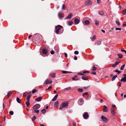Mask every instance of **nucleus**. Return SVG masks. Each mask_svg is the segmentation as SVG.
<instances>
[{
	"instance_id": "nucleus-1",
	"label": "nucleus",
	"mask_w": 126,
	"mask_h": 126,
	"mask_svg": "<svg viewBox=\"0 0 126 126\" xmlns=\"http://www.w3.org/2000/svg\"><path fill=\"white\" fill-rule=\"evenodd\" d=\"M56 31H55V32L57 34H60L62 33L63 32V27L60 25H58L55 27Z\"/></svg>"
},
{
	"instance_id": "nucleus-2",
	"label": "nucleus",
	"mask_w": 126,
	"mask_h": 126,
	"mask_svg": "<svg viewBox=\"0 0 126 126\" xmlns=\"http://www.w3.org/2000/svg\"><path fill=\"white\" fill-rule=\"evenodd\" d=\"M92 1L89 0H86L85 1V4L87 6H88L91 5L92 3Z\"/></svg>"
},
{
	"instance_id": "nucleus-3",
	"label": "nucleus",
	"mask_w": 126,
	"mask_h": 126,
	"mask_svg": "<svg viewBox=\"0 0 126 126\" xmlns=\"http://www.w3.org/2000/svg\"><path fill=\"white\" fill-rule=\"evenodd\" d=\"M69 104L68 102L67 101H65L62 103V106L64 107L67 106Z\"/></svg>"
},
{
	"instance_id": "nucleus-4",
	"label": "nucleus",
	"mask_w": 126,
	"mask_h": 126,
	"mask_svg": "<svg viewBox=\"0 0 126 126\" xmlns=\"http://www.w3.org/2000/svg\"><path fill=\"white\" fill-rule=\"evenodd\" d=\"M89 115L87 112H85L83 114V117L85 119H87L89 117Z\"/></svg>"
},
{
	"instance_id": "nucleus-5",
	"label": "nucleus",
	"mask_w": 126,
	"mask_h": 126,
	"mask_svg": "<svg viewBox=\"0 0 126 126\" xmlns=\"http://www.w3.org/2000/svg\"><path fill=\"white\" fill-rule=\"evenodd\" d=\"M101 119L105 123L107 122L108 121V119L103 115L102 116Z\"/></svg>"
},
{
	"instance_id": "nucleus-6",
	"label": "nucleus",
	"mask_w": 126,
	"mask_h": 126,
	"mask_svg": "<svg viewBox=\"0 0 126 126\" xmlns=\"http://www.w3.org/2000/svg\"><path fill=\"white\" fill-rule=\"evenodd\" d=\"M40 107V105L39 104H37L34 106L33 107L34 110L37 109H39Z\"/></svg>"
},
{
	"instance_id": "nucleus-7",
	"label": "nucleus",
	"mask_w": 126,
	"mask_h": 126,
	"mask_svg": "<svg viewBox=\"0 0 126 126\" xmlns=\"http://www.w3.org/2000/svg\"><path fill=\"white\" fill-rule=\"evenodd\" d=\"M83 101L82 98L79 99L78 101V104L79 105H82L83 103Z\"/></svg>"
},
{
	"instance_id": "nucleus-8",
	"label": "nucleus",
	"mask_w": 126,
	"mask_h": 126,
	"mask_svg": "<svg viewBox=\"0 0 126 126\" xmlns=\"http://www.w3.org/2000/svg\"><path fill=\"white\" fill-rule=\"evenodd\" d=\"M73 15V14L72 13H70L68 16L65 18L66 19H71Z\"/></svg>"
},
{
	"instance_id": "nucleus-9",
	"label": "nucleus",
	"mask_w": 126,
	"mask_h": 126,
	"mask_svg": "<svg viewBox=\"0 0 126 126\" xmlns=\"http://www.w3.org/2000/svg\"><path fill=\"white\" fill-rule=\"evenodd\" d=\"M74 21L75 24H78L79 23L80 20L78 18H75L74 19Z\"/></svg>"
},
{
	"instance_id": "nucleus-10",
	"label": "nucleus",
	"mask_w": 126,
	"mask_h": 126,
	"mask_svg": "<svg viewBox=\"0 0 126 126\" xmlns=\"http://www.w3.org/2000/svg\"><path fill=\"white\" fill-rule=\"evenodd\" d=\"M103 109V111L104 112H106L108 110L107 107L106 106H104Z\"/></svg>"
},
{
	"instance_id": "nucleus-11",
	"label": "nucleus",
	"mask_w": 126,
	"mask_h": 126,
	"mask_svg": "<svg viewBox=\"0 0 126 126\" xmlns=\"http://www.w3.org/2000/svg\"><path fill=\"white\" fill-rule=\"evenodd\" d=\"M52 82V81L50 80V79H47L46 80V84H47L48 83H51Z\"/></svg>"
},
{
	"instance_id": "nucleus-12",
	"label": "nucleus",
	"mask_w": 126,
	"mask_h": 126,
	"mask_svg": "<svg viewBox=\"0 0 126 126\" xmlns=\"http://www.w3.org/2000/svg\"><path fill=\"white\" fill-rule=\"evenodd\" d=\"M56 74L55 73H51L50 74V76L53 78L56 77Z\"/></svg>"
},
{
	"instance_id": "nucleus-13",
	"label": "nucleus",
	"mask_w": 126,
	"mask_h": 126,
	"mask_svg": "<svg viewBox=\"0 0 126 126\" xmlns=\"http://www.w3.org/2000/svg\"><path fill=\"white\" fill-rule=\"evenodd\" d=\"M42 99V97H38L36 98L35 100L37 101H41Z\"/></svg>"
},
{
	"instance_id": "nucleus-14",
	"label": "nucleus",
	"mask_w": 126,
	"mask_h": 126,
	"mask_svg": "<svg viewBox=\"0 0 126 126\" xmlns=\"http://www.w3.org/2000/svg\"><path fill=\"white\" fill-rule=\"evenodd\" d=\"M82 79L84 80H87L88 79V78H86V76L84 75L81 77Z\"/></svg>"
},
{
	"instance_id": "nucleus-15",
	"label": "nucleus",
	"mask_w": 126,
	"mask_h": 126,
	"mask_svg": "<svg viewBox=\"0 0 126 126\" xmlns=\"http://www.w3.org/2000/svg\"><path fill=\"white\" fill-rule=\"evenodd\" d=\"M114 108H111V112L113 115H114L115 114V112L114 111Z\"/></svg>"
},
{
	"instance_id": "nucleus-16",
	"label": "nucleus",
	"mask_w": 126,
	"mask_h": 126,
	"mask_svg": "<svg viewBox=\"0 0 126 126\" xmlns=\"http://www.w3.org/2000/svg\"><path fill=\"white\" fill-rule=\"evenodd\" d=\"M12 94V92L11 91H10L8 93L7 95V96L8 97L7 98V99H8L9 98L10 96Z\"/></svg>"
},
{
	"instance_id": "nucleus-17",
	"label": "nucleus",
	"mask_w": 126,
	"mask_h": 126,
	"mask_svg": "<svg viewBox=\"0 0 126 126\" xmlns=\"http://www.w3.org/2000/svg\"><path fill=\"white\" fill-rule=\"evenodd\" d=\"M62 13L59 12L58 13V16L60 19H61L63 17L62 16Z\"/></svg>"
},
{
	"instance_id": "nucleus-18",
	"label": "nucleus",
	"mask_w": 126,
	"mask_h": 126,
	"mask_svg": "<svg viewBox=\"0 0 126 126\" xmlns=\"http://www.w3.org/2000/svg\"><path fill=\"white\" fill-rule=\"evenodd\" d=\"M47 51L46 49L44 48L43 49L42 53L43 54H47Z\"/></svg>"
},
{
	"instance_id": "nucleus-19",
	"label": "nucleus",
	"mask_w": 126,
	"mask_h": 126,
	"mask_svg": "<svg viewBox=\"0 0 126 126\" xmlns=\"http://www.w3.org/2000/svg\"><path fill=\"white\" fill-rule=\"evenodd\" d=\"M58 95V94L56 95L52 99V101H55L57 98Z\"/></svg>"
},
{
	"instance_id": "nucleus-20",
	"label": "nucleus",
	"mask_w": 126,
	"mask_h": 126,
	"mask_svg": "<svg viewBox=\"0 0 126 126\" xmlns=\"http://www.w3.org/2000/svg\"><path fill=\"white\" fill-rule=\"evenodd\" d=\"M121 81H123V82H126V77H124L120 80Z\"/></svg>"
},
{
	"instance_id": "nucleus-21",
	"label": "nucleus",
	"mask_w": 126,
	"mask_h": 126,
	"mask_svg": "<svg viewBox=\"0 0 126 126\" xmlns=\"http://www.w3.org/2000/svg\"><path fill=\"white\" fill-rule=\"evenodd\" d=\"M118 58L120 59H122L123 57V55L120 54H118L117 55Z\"/></svg>"
},
{
	"instance_id": "nucleus-22",
	"label": "nucleus",
	"mask_w": 126,
	"mask_h": 126,
	"mask_svg": "<svg viewBox=\"0 0 126 126\" xmlns=\"http://www.w3.org/2000/svg\"><path fill=\"white\" fill-rule=\"evenodd\" d=\"M31 96V95H28L26 98V100L27 101H30V99Z\"/></svg>"
},
{
	"instance_id": "nucleus-23",
	"label": "nucleus",
	"mask_w": 126,
	"mask_h": 126,
	"mask_svg": "<svg viewBox=\"0 0 126 126\" xmlns=\"http://www.w3.org/2000/svg\"><path fill=\"white\" fill-rule=\"evenodd\" d=\"M96 36L95 35H94L92 37L90 38L92 41H94L96 39Z\"/></svg>"
},
{
	"instance_id": "nucleus-24",
	"label": "nucleus",
	"mask_w": 126,
	"mask_h": 126,
	"mask_svg": "<svg viewBox=\"0 0 126 126\" xmlns=\"http://www.w3.org/2000/svg\"><path fill=\"white\" fill-rule=\"evenodd\" d=\"M98 13L99 14L101 15L102 16L104 15L103 12L101 11H99Z\"/></svg>"
},
{
	"instance_id": "nucleus-25",
	"label": "nucleus",
	"mask_w": 126,
	"mask_h": 126,
	"mask_svg": "<svg viewBox=\"0 0 126 126\" xmlns=\"http://www.w3.org/2000/svg\"><path fill=\"white\" fill-rule=\"evenodd\" d=\"M62 72L63 73V74H66L67 73H72V72H71L67 71H62Z\"/></svg>"
},
{
	"instance_id": "nucleus-26",
	"label": "nucleus",
	"mask_w": 126,
	"mask_h": 126,
	"mask_svg": "<svg viewBox=\"0 0 126 126\" xmlns=\"http://www.w3.org/2000/svg\"><path fill=\"white\" fill-rule=\"evenodd\" d=\"M84 23L86 25H88L90 23V22L88 20H86L85 21Z\"/></svg>"
},
{
	"instance_id": "nucleus-27",
	"label": "nucleus",
	"mask_w": 126,
	"mask_h": 126,
	"mask_svg": "<svg viewBox=\"0 0 126 126\" xmlns=\"http://www.w3.org/2000/svg\"><path fill=\"white\" fill-rule=\"evenodd\" d=\"M95 24L96 26H97L99 24V22L97 20H95Z\"/></svg>"
},
{
	"instance_id": "nucleus-28",
	"label": "nucleus",
	"mask_w": 126,
	"mask_h": 126,
	"mask_svg": "<svg viewBox=\"0 0 126 126\" xmlns=\"http://www.w3.org/2000/svg\"><path fill=\"white\" fill-rule=\"evenodd\" d=\"M25 103L27 107L29 106L30 105V103L29 101H26L25 102Z\"/></svg>"
},
{
	"instance_id": "nucleus-29",
	"label": "nucleus",
	"mask_w": 126,
	"mask_h": 126,
	"mask_svg": "<svg viewBox=\"0 0 126 126\" xmlns=\"http://www.w3.org/2000/svg\"><path fill=\"white\" fill-rule=\"evenodd\" d=\"M117 77V76L115 75L114 76L112 77L111 79L112 81H113L115 80V78Z\"/></svg>"
},
{
	"instance_id": "nucleus-30",
	"label": "nucleus",
	"mask_w": 126,
	"mask_h": 126,
	"mask_svg": "<svg viewBox=\"0 0 126 126\" xmlns=\"http://www.w3.org/2000/svg\"><path fill=\"white\" fill-rule=\"evenodd\" d=\"M114 71L115 72L118 73V74L121 73V72L120 71H119L117 69L114 70Z\"/></svg>"
},
{
	"instance_id": "nucleus-31",
	"label": "nucleus",
	"mask_w": 126,
	"mask_h": 126,
	"mask_svg": "<svg viewBox=\"0 0 126 126\" xmlns=\"http://www.w3.org/2000/svg\"><path fill=\"white\" fill-rule=\"evenodd\" d=\"M16 100V101L18 103H21L20 100L19 98L17 97Z\"/></svg>"
},
{
	"instance_id": "nucleus-32",
	"label": "nucleus",
	"mask_w": 126,
	"mask_h": 126,
	"mask_svg": "<svg viewBox=\"0 0 126 126\" xmlns=\"http://www.w3.org/2000/svg\"><path fill=\"white\" fill-rule=\"evenodd\" d=\"M58 102L59 101H56L54 105L55 107H56L58 106Z\"/></svg>"
},
{
	"instance_id": "nucleus-33",
	"label": "nucleus",
	"mask_w": 126,
	"mask_h": 126,
	"mask_svg": "<svg viewBox=\"0 0 126 126\" xmlns=\"http://www.w3.org/2000/svg\"><path fill=\"white\" fill-rule=\"evenodd\" d=\"M125 64H124L121 67L120 69L121 70H123L124 67H125Z\"/></svg>"
},
{
	"instance_id": "nucleus-34",
	"label": "nucleus",
	"mask_w": 126,
	"mask_h": 126,
	"mask_svg": "<svg viewBox=\"0 0 126 126\" xmlns=\"http://www.w3.org/2000/svg\"><path fill=\"white\" fill-rule=\"evenodd\" d=\"M83 91V89H81L79 88L78 89V91L79 92H82Z\"/></svg>"
},
{
	"instance_id": "nucleus-35",
	"label": "nucleus",
	"mask_w": 126,
	"mask_h": 126,
	"mask_svg": "<svg viewBox=\"0 0 126 126\" xmlns=\"http://www.w3.org/2000/svg\"><path fill=\"white\" fill-rule=\"evenodd\" d=\"M66 9L65 6V5L63 4L62 5V9L63 10H65Z\"/></svg>"
},
{
	"instance_id": "nucleus-36",
	"label": "nucleus",
	"mask_w": 126,
	"mask_h": 126,
	"mask_svg": "<svg viewBox=\"0 0 126 126\" xmlns=\"http://www.w3.org/2000/svg\"><path fill=\"white\" fill-rule=\"evenodd\" d=\"M73 22L72 21H69L68 23V25L69 26H71Z\"/></svg>"
},
{
	"instance_id": "nucleus-37",
	"label": "nucleus",
	"mask_w": 126,
	"mask_h": 126,
	"mask_svg": "<svg viewBox=\"0 0 126 126\" xmlns=\"http://www.w3.org/2000/svg\"><path fill=\"white\" fill-rule=\"evenodd\" d=\"M41 112L42 113H45L46 112V110L44 109L41 110Z\"/></svg>"
},
{
	"instance_id": "nucleus-38",
	"label": "nucleus",
	"mask_w": 126,
	"mask_h": 126,
	"mask_svg": "<svg viewBox=\"0 0 126 126\" xmlns=\"http://www.w3.org/2000/svg\"><path fill=\"white\" fill-rule=\"evenodd\" d=\"M123 15H125L126 13V9H125L123 10Z\"/></svg>"
},
{
	"instance_id": "nucleus-39",
	"label": "nucleus",
	"mask_w": 126,
	"mask_h": 126,
	"mask_svg": "<svg viewBox=\"0 0 126 126\" xmlns=\"http://www.w3.org/2000/svg\"><path fill=\"white\" fill-rule=\"evenodd\" d=\"M96 68L94 66L93 67L92 70L94 71H95L96 70Z\"/></svg>"
},
{
	"instance_id": "nucleus-40",
	"label": "nucleus",
	"mask_w": 126,
	"mask_h": 126,
	"mask_svg": "<svg viewBox=\"0 0 126 126\" xmlns=\"http://www.w3.org/2000/svg\"><path fill=\"white\" fill-rule=\"evenodd\" d=\"M36 119V117L35 116H34L32 119V121H34Z\"/></svg>"
},
{
	"instance_id": "nucleus-41",
	"label": "nucleus",
	"mask_w": 126,
	"mask_h": 126,
	"mask_svg": "<svg viewBox=\"0 0 126 126\" xmlns=\"http://www.w3.org/2000/svg\"><path fill=\"white\" fill-rule=\"evenodd\" d=\"M72 79L74 81H76L79 80L78 79H75V78H74V77L72 78Z\"/></svg>"
},
{
	"instance_id": "nucleus-42",
	"label": "nucleus",
	"mask_w": 126,
	"mask_h": 126,
	"mask_svg": "<svg viewBox=\"0 0 126 126\" xmlns=\"http://www.w3.org/2000/svg\"><path fill=\"white\" fill-rule=\"evenodd\" d=\"M36 91H37V90L36 89H34L32 90V94L36 92Z\"/></svg>"
},
{
	"instance_id": "nucleus-43",
	"label": "nucleus",
	"mask_w": 126,
	"mask_h": 126,
	"mask_svg": "<svg viewBox=\"0 0 126 126\" xmlns=\"http://www.w3.org/2000/svg\"><path fill=\"white\" fill-rule=\"evenodd\" d=\"M39 112V110H34V112L35 113H38Z\"/></svg>"
},
{
	"instance_id": "nucleus-44",
	"label": "nucleus",
	"mask_w": 126,
	"mask_h": 126,
	"mask_svg": "<svg viewBox=\"0 0 126 126\" xmlns=\"http://www.w3.org/2000/svg\"><path fill=\"white\" fill-rule=\"evenodd\" d=\"M90 72L89 71H83V74H84V73H90Z\"/></svg>"
},
{
	"instance_id": "nucleus-45",
	"label": "nucleus",
	"mask_w": 126,
	"mask_h": 126,
	"mask_svg": "<svg viewBox=\"0 0 126 126\" xmlns=\"http://www.w3.org/2000/svg\"><path fill=\"white\" fill-rule=\"evenodd\" d=\"M79 52L77 51H76L74 52V53L76 55L78 54H79Z\"/></svg>"
},
{
	"instance_id": "nucleus-46",
	"label": "nucleus",
	"mask_w": 126,
	"mask_h": 126,
	"mask_svg": "<svg viewBox=\"0 0 126 126\" xmlns=\"http://www.w3.org/2000/svg\"><path fill=\"white\" fill-rule=\"evenodd\" d=\"M9 113L11 115H13L14 112L12 111H10L9 112Z\"/></svg>"
},
{
	"instance_id": "nucleus-47",
	"label": "nucleus",
	"mask_w": 126,
	"mask_h": 126,
	"mask_svg": "<svg viewBox=\"0 0 126 126\" xmlns=\"http://www.w3.org/2000/svg\"><path fill=\"white\" fill-rule=\"evenodd\" d=\"M120 63V62H118L117 61H116L115 62V64L116 66L117 65H118L119 64V63Z\"/></svg>"
},
{
	"instance_id": "nucleus-48",
	"label": "nucleus",
	"mask_w": 126,
	"mask_h": 126,
	"mask_svg": "<svg viewBox=\"0 0 126 126\" xmlns=\"http://www.w3.org/2000/svg\"><path fill=\"white\" fill-rule=\"evenodd\" d=\"M115 23L117 25H119L120 24L119 22L118 21H115Z\"/></svg>"
},
{
	"instance_id": "nucleus-49",
	"label": "nucleus",
	"mask_w": 126,
	"mask_h": 126,
	"mask_svg": "<svg viewBox=\"0 0 126 126\" xmlns=\"http://www.w3.org/2000/svg\"><path fill=\"white\" fill-rule=\"evenodd\" d=\"M54 51L53 50H52L50 51V53L51 54H54Z\"/></svg>"
},
{
	"instance_id": "nucleus-50",
	"label": "nucleus",
	"mask_w": 126,
	"mask_h": 126,
	"mask_svg": "<svg viewBox=\"0 0 126 126\" xmlns=\"http://www.w3.org/2000/svg\"><path fill=\"white\" fill-rule=\"evenodd\" d=\"M88 94V93L87 92H85L83 93L82 94V95L83 96H84V95H87Z\"/></svg>"
},
{
	"instance_id": "nucleus-51",
	"label": "nucleus",
	"mask_w": 126,
	"mask_h": 126,
	"mask_svg": "<svg viewBox=\"0 0 126 126\" xmlns=\"http://www.w3.org/2000/svg\"><path fill=\"white\" fill-rule=\"evenodd\" d=\"M97 44L98 45H100L101 44V42L100 41H99Z\"/></svg>"
},
{
	"instance_id": "nucleus-52",
	"label": "nucleus",
	"mask_w": 126,
	"mask_h": 126,
	"mask_svg": "<svg viewBox=\"0 0 126 126\" xmlns=\"http://www.w3.org/2000/svg\"><path fill=\"white\" fill-rule=\"evenodd\" d=\"M78 75H83L84 74L81 73L79 72L77 74Z\"/></svg>"
},
{
	"instance_id": "nucleus-53",
	"label": "nucleus",
	"mask_w": 126,
	"mask_h": 126,
	"mask_svg": "<svg viewBox=\"0 0 126 126\" xmlns=\"http://www.w3.org/2000/svg\"><path fill=\"white\" fill-rule=\"evenodd\" d=\"M71 89V88L70 87H67L66 88H65L64 89V90H69V89Z\"/></svg>"
},
{
	"instance_id": "nucleus-54",
	"label": "nucleus",
	"mask_w": 126,
	"mask_h": 126,
	"mask_svg": "<svg viewBox=\"0 0 126 126\" xmlns=\"http://www.w3.org/2000/svg\"><path fill=\"white\" fill-rule=\"evenodd\" d=\"M115 30H121V28H116L115 29Z\"/></svg>"
},
{
	"instance_id": "nucleus-55",
	"label": "nucleus",
	"mask_w": 126,
	"mask_h": 126,
	"mask_svg": "<svg viewBox=\"0 0 126 126\" xmlns=\"http://www.w3.org/2000/svg\"><path fill=\"white\" fill-rule=\"evenodd\" d=\"M116 65H115V64H112L111 66V67H115Z\"/></svg>"
},
{
	"instance_id": "nucleus-56",
	"label": "nucleus",
	"mask_w": 126,
	"mask_h": 126,
	"mask_svg": "<svg viewBox=\"0 0 126 126\" xmlns=\"http://www.w3.org/2000/svg\"><path fill=\"white\" fill-rule=\"evenodd\" d=\"M121 51H122L124 52H125V53L126 54V50H124V49H121Z\"/></svg>"
},
{
	"instance_id": "nucleus-57",
	"label": "nucleus",
	"mask_w": 126,
	"mask_h": 126,
	"mask_svg": "<svg viewBox=\"0 0 126 126\" xmlns=\"http://www.w3.org/2000/svg\"><path fill=\"white\" fill-rule=\"evenodd\" d=\"M97 3H98L99 4L100 0H97Z\"/></svg>"
},
{
	"instance_id": "nucleus-58",
	"label": "nucleus",
	"mask_w": 126,
	"mask_h": 126,
	"mask_svg": "<svg viewBox=\"0 0 126 126\" xmlns=\"http://www.w3.org/2000/svg\"><path fill=\"white\" fill-rule=\"evenodd\" d=\"M52 88V87H51V86H50L48 87L47 90H49L50 89H51Z\"/></svg>"
},
{
	"instance_id": "nucleus-59",
	"label": "nucleus",
	"mask_w": 126,
	"mask_h": 126,
	"mask_svg": "<svg viewBox=\"0 0 126 126\" xmlns=\"http://www.w3.org/2000/svg\"><path fill=\"white\" fill-rule=\"evenodd\" d=\"M64 54L65 57H67V53H64Z\"/></svg>"
},
{
	"instance_id": "nucleus-60",
	"label": "nucleus",
	"mask_w": 126,
	"mask_h": 126,
	"mask_svg": "<svg viewBox=\"0 0 126 126\" xmlns=\"http://www.w3.org/2000/svg\"><path fill=\"white\" fill-rule=\"evenodd\" d=\"M91 74L95 75L96 74V73L95 72H93L91 73Z\"/></svg>"
},
{
	"instance_id": "nucleus-61",
	"label": "nucleus",
	"mask_w": 126,
	"mask_h": 126,
	"mask_svg": "<svg viewBox=\"0 0 126 126\" xmlns=\"http://www.w3.org/2000/svg\"><path fill=\"white\" fill-rule=\"evenodd\" d=\"M77 59V57L76 56H75L74 57V59L75 60H76Z\"/></svg>"
},
{
	"instance_id": "nucleus-62",
	"label": "nucleus",
	"mask_w": 126,
	"mask_h": 126,
	"mask_svg": "<svg viewBox=\"0 0 126 126\" xmlns=\"http://www.w3.org/2000/svg\"><path fill=\"white\" fill-rule=\"evenodd\" d=\"M63 107H61L59 109L60 110H62L63 108Z\"/></svg>"
},
{
	"instance_id": "nucleus-63",
	"label": "nucleus",
	"mask_w": 126,
	"mask_h": 126,
	"mask_svg": "<svg viewBox=\"0 0 126 126\" xmlns=\"http://www.w3.org/2000/svg\"><path fill=\"white\" fill-rule=\"evenodd\" d=\"M115 107V105H112V108H113Z\"/></svg>"
},
{
	"instance_id": "nucleus-64",
	"label": "nucleus",
	"mask_w": 126,
	"mask_h": 126,
	"mask_svg": "<svg viewBox=\"0 0 126 126\" xmlns=\"http://www.w3.org/2000/svg\"><path fill=\"white\" fill-rule=\"evenodd\" d=\"M123 26L124 27H125V26H126V24H123Z\"/></svg>"
}]
</instances>
